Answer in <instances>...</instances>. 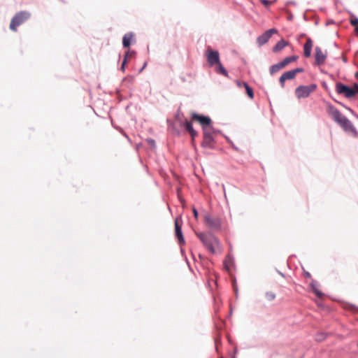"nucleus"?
<instances>
[{
	"label": "nucleus",
	"instance_id": "nucleus-1",
	"mask_svg": "<svg viewBox=\"0 0 358 358\" xmlns=\"http://www.w3.org/2000/svg\"><path fill=\"white\" fill-rule=\"evenodd\" d=\"M196 234L210 252L215 254L221 251L220 241L213 234L199 232Z\"/></svg>",
	"mask_w": 358,
	"mask_h": 358
},
{
	"label": "nucleus",
	"instance_id": "nucleus-2",
	"mask_svg": "<svg viewBox=\"0 0 358 358\" xmlns=\"http://www.w3.org/2000/svg\"><path fill=\"white\" fill-rule=\"evenodd\" d=\"M30 16L31 14L27 11H20L16 13L11 20L10 29L16 31L17 27L27 20Z\"/></svg>",
	"mask_w": 358,
	"mask_h": 358
},
{
	"label": "nucleus",
	"instance_id": "nucleus-3",
	"mask_svg": "<svg viewBox=\"0 0 358 358\" xmlns=\"http://www.w3.org/2000/svg\"><path fill=\"white\" fill-rule=\"evenodd\" d=\"M316 87L317 85L315 84H312L307 86L301 85L296 89L295 93L299 99L306 98L308 97L310 94L316 89Z\"/></svg>",
	"mask_w": 358,
	"mask_h": 358
},
{
	"label": "nucleus",
	"instance_id": "nucleus-4",
	"mask_svg": "<svg viewBox=\"0 0 358 358\" xmlns=\"http://www.w3.org/2000/svg\"><path fill=\"white\" fill-rule=\"evenodd\" d=\"M204 222L212 229H220L222 227V221L219 217H213L210 214L204 215Z\"/></svg>",
	"mask_w": 358,
	"mask_h": 358
},
{
	"label": "nucleus",
	"instance_id": "nucleus-5",
	"mask_svg": "<svg viewBox=\"0 0 358 358\" xmlns=\"http://www.w3.org/2000/svg\"><path fill=\"white\" fill-rule=\"evenodd\" d=\"M339 125L345 132L352 134L355 136H357V131L356 130L353 124L346 117L345 118H343V120L341 121V122H340Z\"/></svg>",
	"mask_w": 358,
	"mask_h": 358
},
{
	"label": "nucleus",
	"instance_id": "nucleus-6",
	"mask_svg": "<svg viewBox=\"0 0 358 358\" xmlns=\"http://www.w3.org/2000/svg\"><path fill=\"white\" fill-rule=\"evenodd\" d=\"M336 90L338 94H344L347 98H351L355 96V92L352 90V88L342 83H337Z\"/></svg>",
	"mask_w": 358,
	"mask_h": 358
},
{
	"label": "nucleus",
	"instance_id": "nucleus-7",
	"mask_svg": "<svg viewBox=\"0 0 358 358\" xmlns=\"http://www.w3.org/2000/svg\"><path fill=\"white\" fill-rule=\"evenodd\" d=\"M211 130L212 128L204 127L203 141L202 142V145L205 148H210L214 141Z\"/></svg>",
	"mask_w": 358,
	"mask_h": 358
},
{
	"label": "nucleus",
	"instance_id": "nucleus-8",
	"mask_svg": "<svg viewBox=\"0 0 358 358\" xmlns=\"http://www.w3.org/2000/svg\"><path fill=\"white\" fill-rule=\"evenodd\" d=\"M192 119L198 121L201 124V125L203 127V130H204V127L212 128L210 126L211 120L209 117L193 113Z\"/></svg>",
	"mask_w": 358,
	"mask_h": 358
},
{
	"label": "nucleus",
	"instance_id": "nucleus-9",
	"mask_svg": "<svg viewBox=\"0 0 358 358\" xmlns=\"http://www.w3.org/2000/svg\"><path fill=\"white\" fill-rule=\"evenodd\" d=\"M329 114L331 115L334 122L337 124H340L343 120V118H345V116L343 115L338 110H337L334 106H330L329 108Z\"/></svg>",
	"mask_w": 358,
	"mask_h": 358
},
{
	"label": "nucleus",
	"instance_id": "nucleus-10",
	"mask_svg": "<svg viewBox=\"0 0 358 358\" xmlns=\"http://www.w3.org/2000/svg\"><path fill=\"white\" fill-rule=\"evenodd\" d=\"M207 59L210 66L218 64L220 61L219 53L217 51L208 50L207 52Z\"/></svg>",
	"mask_w": 358,
	"mask_h": 358
},
{
	"label": "nucleus",
	"instance_id": "nucleus-11",
	"mask_svg": "<svg viewBox=\"0 0 358 358\" xmlns=\"http://www.w3.org/2000/svg\"><path fill=\"white\" fill-rule=\"evenodd\" d=\"M315 50V63L317 65L320 66L324 62L327 58V52H324L320 47H316Z\"/></svg>",
	"mask_w": 358,
	"mask_h": 358
},
{
	"label": "nucleus",
	"instance_id": "nucleus-12",
	"mask_svg": "<svg viewBox=\"0 0 358 358\" xmlns=\"http://www.w3.org/2000/svg\"><path fill=\"white\" fill-rule=\"evenodd\" d=\"M175 233H176V236L177 237V238L178 240L179 244L180 245L185 244V241L184 236L182 235L181 226L178 223V218H176L175 220Z\"/></svg>",
	"mask_w": 358,
	"mask_h": 358
},
{
	"label": "nucleus",
	"instance_id": "nucleus-13",
	"mask_svg": "<svg viewBox=\"0 0 358 358\" xmlns=\"http://www.w3.org/2000/svg\"><path fill=\"white\" fill-rule=\"evenodd\" d=\"M312 48H313V41L310 38H308L306 40V42L304 44V47H303L304 56L306 57H309L310 56Z\"/></svg>",
	"mask_w": 358,
	"mask_h": 358
},
{
	"label": "nucleus",
	"instance_id": "nucleus-14",
	"mask_svg": "<svg viewBox=\"0 0 358 358\" xmlns=\"http://www.w3.org/2000/svg\"><path fill=\"white\" fill-rule=\"evenodd\" d=\"M270 38L271 36H269L268 33L265 31L264 34L257 37V43L259 46H262L267 43Z\"/></svg>",
	"mask_w": 358,
	"mask_h": 358
},
{
	"label": "nucleus",
	"instance_id": "nucleus-15",
	"mask_svg": "<svg viewBox=\"0 0 358 358\" xmlns=\"http://www.w3.org/2000/svg\"><path fill=\"white\" fill-rule=\"evenodd\" d=\"M288 45V43L283 39L279 41L276 45L273 48V51L277 52L282 50L285 47Z\"/></svg>",
	"mask_w": 358,
	"mask_h": 358
},
{
	"label": "nucleus",
	"instance_id": "nucleus-16",
	"mask_svg": "<svg viewBox=\"0 0 358 358\" xmlns=\"http://www.w3.org/2000/svg\"><path fill=\"white\" fill-rule=\"evenodd\" d=\"M185 127L187 131L190 134L192 138H194L197 136V132L194 129L192 123L191 122H185Z\"/></svg>",
	"mask_w": 358,
	"mask_h": 358
},
{
	"label": "nucleus",
	"instance_id": "nucleus-17",
	"mask_svg": "<svg viewBox=\"0 0 358 358\" xmlns=\"http://www.w3.org/2000/svg\"><path fill=\"white\" fill-rule=\"evenodd\" d=\"M133 38V34L131 33L126 34L122 39L123 46L125 48H128L131 44V41Z\"/></svg>",
	"mask_w": 358,
	"mask_h": 358
},
{
	"label": "nucleus",
	"instance_id": "nucleus-18",
	"mask_svg": "<svg viewBox=\"0 0 358 358\" xmlns=\"http://www.w3.org/2000/svg\"><path fill=\"white\" fill-rule=\"evenodd\" d=\"M283 68H284V66L282 65L281 62H278V63H277L275 64L272 65L270 67V73L271 75L274 74V73H275L276 72H278V71H280V69H282Z\"/></svg>",
	"mask_w": 358,
	"mask_h": 358
},
{
	"label": "nucleus",
	"instance_id": "nucleus-19",
	"mask_svg": "<svg viewBox=\"0 0 358 358\" xmlns=\"http://www.w3.org/2000/svg\"><path fill=\"white\" fill-rule=\"evenodd\" d=\"M296 56H290L285 57L282 61H281V63L285 67L287 65H288L289 63L295 62L297 59Z\"/></svg>",
	"mask_w": 358,
	"mask_h": 358
},
{
	"label": "nucleus",
	"instance_id": "nucleus-20",
	"mask_svg": "<svg viewBox=\"0 0 358 358\" xmlns=\"http://www.w3.org/2000/svg\"><path fill=\"white\" fill-rule=\"evenodd\" d=\"M243 86L245 87L247 94L250 99H253L254 93L252 87H250L248 83L243 82Z\"/></svg>",
	"mask_w": 358,
	"mask_h": 358
},
{
	"label": "nucleus",
	"instance_id": "nucleus-21",
	"mask_svg": "<svg viewBox=\"0 0 358 358\" xmlns=\"http://www.w3.org/2000/svg\"><path fill=\"white\" fill-rule=\"evenodd\" d=\"M216 71L217 73H221L226 77H228V73H227V70L224 68V66H222V64L220 62L217 64Z\"/></svg>",
	"mask_w": 358,
	"mask_h": 358
},
{
	"label": "nucleus",
	"instance_id": "nucleus-22",
	"mask_svg": "<svg viewBox=\"0 0 358 358\" xmlns=\"http://www.w3.org/2000/svg\"><path fill=\"white\" fill-rule=\"evenodd\" d=\"M310 286H311L313 290L314 291V292L315 293V294L318 297H322V293L317 289V282L313 281L311 282V284H310Z\"/></svg>",
	"mask_w": 358,
	"mask_h": 358
},
{
	"label": "nucleus",
	"instance_id": "nucleus-23",
	"mask_svg": "<svg viewBox=\"0 0 358 358\" xmlns=\"http://www.w3.org/2000/svg\"><path fill=\"white\" fill-rule=\"evenodd\" d=\"M286 80H292L295 78L296 75L292 70L288 71L282 73Z\"/></svg>",
	"mask_w": 358,
	"mask_h": 358
},
{
	"label": "nucleus",
	"instance_id": "nucleus-24",
	"mask_svg": "<svg viewBox=\"0 0 358 358\" xmlns=\"http://www.w3.org/2000/svg\"><path fill=\"white\" fill-rule=\"evenodd\" d=\"M266 298L268 301H273L275 298V294L272 292H268L266 293Z\"/></svg>",
	"mask_w": 358,
	"mask_h": 358
},
{
	"label": "nucleus",
	"instance_id": "nucleus-25",
	"mask_svg": "<svg viewBox=\"0 0 358 358\" xmlns=\"http://www.w3.org/2000/svg\"><path fill=\"white\" fill-rule=\"evenodd\" d=\"M129 52L126 53V55H125V57H124V60H123V62H122V66H121V69H122V71H124L125 66H126V63H127V57L129 56Z\"/></svg>",
	"mask_w": 358,
	"mask_h": 358
},
{
	"label": "nucleus",
	"instance_id": "nucleus-26",
	"mask_svg": "<svg viewBox=\"0 0 358 358\" xmlns=\"http://www.w3.org/2000/svg\"><path fill=\"white\" fill-rule=\"evenodd\" d=\"M287 80L285 78V76H283V74L281 75V76L280 77V79H279V81H280V83L281 85V86L283 87L284 85H285V81Z\"/></svg>",
	"mask_w": 358,
	"mask_h": 358
},
{
	"label": "nucleus",
	"instance_id": "nucleus-27",
	"mask_svg": "<svg viewBox=\"0 0 358 358\" xmlns=\"http://www.w3.org/2000/svg\"><path fill=\"white\" fill-rule=\"evenodd\" d=\"M350 23L352 26H357L358 25V18L354 17V18L351 19Z\"/></svg>",
	"mask_w": 358,
	"mask_h": 358
},
{
	"label": "nucleus",
	"instance_id": "nucleus-28",
	"mask_svg": "<svg viewBox=\"0 0 358 358\" xmlns=\"http://www.w3.org/2000/svg\"><path fill=\"white\" fill-rule=\"evenodd\" d=\"M266 32L268 33L269 36L271 37L272 34H276L278 32V31H277V29L273 28V29H270L267 30Z\"/></svg>",
	"mask_w": 358,
	"mask_h": 358
},
{
	"label": "nucleus",
	"instance_id": "nucleus-29",
	"mask_svg": "<svg viewBox=\"0 0 358 358\" xmlns=\"http://www.w3.org/2000/svg\"><path fill=\"white\" fill-rule=\"evenodd\" d=\"M292 71L294 72V74L296 75L298 73H301L303 71V69L302 68H296L294 69H292Z\"/></svg>",
	"mask_w": 358,
	"mask_h": 358
},
{
	"label": "nucleus",
	"instance_id": "nucleus-30",
	"mask_svg": "<svg viewBox=\"0 0 358 358\" xmlns=\"http://www.w3.org/2000/svg\"><path fill=\"white\" fill-rule=\"evenodd\" d=\"M260 1L265 6H268L271 5V2L268 1V0H260Z\"/></svg>",
	"mask_w": 358,
	"mask_h": 358
},
{
	"label": "nucleus",
	"instance_id": "nucleus-31",
	"mask_svg": "<svg viewBox=\"0 0 358 358\" xmlns=\"http://www.w3.org/2000/svg\"><path fill=\"white\" fill-rule=\"evenodd\" d=\"M352 88V90L355 92V94L358 93V84H357V83L354 84V85Z\"/></svg>",
	"mask_w": 358,
	"mask_h": 358
},
{
	"label": "nucleus",
	"instance_id": "nucleus-32",
	"mask_svg": "<svg viewBox=\"0 0 358 358\" xmlns=\"http://www.w3.org/2000/svg\"><path fill=\"white\" fill-rule=\"evenodd\" d=\"M193 213H194V217L196 219H197L198 218V212L195 208L193 209Z\"/></svg>",
	"mask_w": 358,
	"mask_h": 358
},
{
	"label": "nucleus",
	"instance_id": "nucleus-33",
	"mask_svg": "<svg viewBox=\"0 0 358 358\" xmlns=\"http://www.w3.org/2000/svg\"><path fill=\"white\" fill-rule=\"evenodd\" d=\"M146 66H147V62H145V63L143 64V66H142V68L140 69L139 72H140V73H141V72H142V71H143V70L146 67Z\"/></svg>",
	"mask_w": 358,
	"mask_h": 358
},
{
	"label": "nucleus",
	"instance_id": "nucleus-34",
	"mask_svg": "<svg viewBox=\"0 0 358 358\" xmlns=\"http://www.w3.org/2000/svg\"><path fill=\"white\" fill-rule=\"evenodd\" d=\"M148 143L152 145H155V141L152 140V139H149L148 140Z\"/></svg>",
	"mask_w": 358,
	"mask_h": 358
},
{
	"label": "nucleus",
	"instance_id": "nucleus-35",
	"mask_svg": "<svg viewBox=\"0 0 358 358\" xmlns=\"http://www.w3.org/2000/svg\"><path fill=\"white\" fill-rule=\"evenodd\" d=\"M243 82H240V81H237V82H236V83H237L238 86V87H243Z\"/></svg>",
	"mask_w": 358,
	"mask_h": 358
},
{
	"label": "nucleus",
	"instance_id": "nucleus-36",
	"mask_svg": "<svg viewBox=\"0 0 358 358\" xmlns=\"http://www.w3.org/2000/svg\"><path fill=\"white\" fill-rule=\"evenodd\" d=\"M306 276H307V277H310V273H308V272H307V273H306Z\"/></svg>",
	"mask_w": 358,
	"mask_h": 358
},
{
	"label": "nucleus",
	"instance_id": "nucleus-37",
	"mask_svg": "<svg viewBox=\"0 0 358 358\" xmlns=\"http://www.w3.org/2000/svg\"><path fill=\"white\" fill-rule=\"evenodd\" d=\"M356 32L358 34V27L356 28Z\"/></svg>",
	"mask_w": 358,
	"mask_h": 358
},
{
	"label": "nucleus",
	"instance_id": "nucleus-38",
	"mask_svg": "<svg viewBox=\"0 0 358 358\" xmlns=\"http://www.w3.org/2000/svg\"><path fill=\"white\" fill-rule=\"evenodd\" d=\"M357 347H358V342H357Z\"/></svg>",
	"mask_w": 358,
	"mask_h": 358
}]
</instances>
